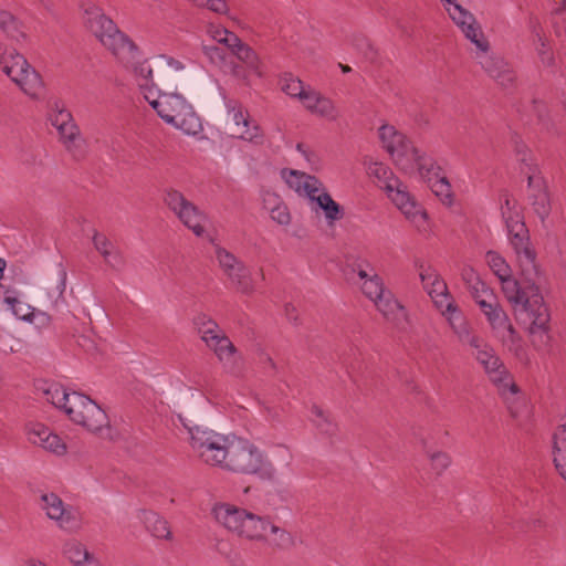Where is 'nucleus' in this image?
I'll use <instances>...</instances> for the list:
<instances>
[{
    "label": "nucleus",
    "mask_w": 566,
    "mask_h": 566,
    "mask_svg": "<svg viewBox=\"0 0 566 566\" xmlns=\"http://www.w3.org/2000/svg\"><path fill=\"white\" fill-rule=\"evenodd\" d=\"M44 395L46 400L50 401L57 408H63L66 410V403L70 402L72 394L66 392V390L57 385H51L48 389L44 390Z\"/></svg>",
    "instance_id": "41"
},
{
    "label": "nucleus",
    "mask_w": 566,
    "mask_h": 566,
    "mask_svg": "<svg viewBox=\"0 0 566 566\" xmlns=\"http://www.w3.org/2000/svg\"><path fill=\"white\" fill-rule=\"evenodd\" d=\"M554 463L566 480V426L559 427L554 433Z\"/></svg>",
    "instance_id": "30"
},
{
    "label": "nucleus",
    "mask_w": 566,
    "mask_h": 566,
    "mask_svg": "<svg viewBox=\"0 0 566 566\" xmlns=\"http://www.w3.org/2000/svg\"><path fill=\"white\" fill-rule=\"evenodd\" d=\"M213 512L216 520L220 524L241 537L256 541L264 539V533L270 526L271 533L275 536L273 538L274 547L285 549L293 545V538L289 532L244 509L221 504Z\"/></svg>",
    "instance_id": "2"
},
{
    "label": "nucleus",
    "mask_w": 566,
    "mask_h": 566,
    "mask_svg": "<svg viewBox=\"0 0 566 566\" xmlns=\"http://www.w3.org/2000/svg\"><path fill=\"white\" fill-rule=\"evenodd\" d=\"M232 116L234 123L231 129L232 136L249 140L254 144H261L263 142V136L260 133L259 126L254 125L253 127H250L251 123L249 119V114L244 113L241 107H233Z\"/></svg>",
    "instance_id": "21"
},
{
    "label": "nucleus",
    "mask_w": 566,
    "mask_h": 566,
    "mask_svg": "<svg viewBox=\"0 0 566 566\" xmlns=\"http://www.w3.org/2000/svg\"><path fill=\"white\" fill-rule=\"evenodd\" d=\"M65 413L73 422L92 433L103 439L114 438L106 412L90 397L73 391L70 402L66 403Z\"/></svg>",
    "instance_id": "5"
},
{
    "label": "nucleus",
    "mask_w": 566,
    "mask_h": 566,
    "mask_svg": "<svg viewBox=\"0 0 566 566\" xmlns=\"http://www.w3.org/2000/svg\"><path fill=\"white\" fill-rule=\"evenodd\" d=\"M400 210L407 217V219L416 223L417 227H421L427 219L426 211L421 210V208L418 207L415 202L412 208L406 207L401 208Z\"/></svg>",
    "instance_id": "54"
},
{
    "label": "nucleus",
    "mask_w": 566,
    "mask_h": 566,
    "mask_svg": "<svg viewBox=\"0 0 566 566\" xmlns=\"http://www.w3.org/2000/svg\"><path fill=\"white\" fill-rule=\"evenodd\" d=\"M478 363L484 368L492 382L497 385L503 394L509 390L511 394L517 392V386L512 382L505 366L495 355L494 349L484 338L471 347Z\"/></svg>",
    "instance_id": "10"
},
{
    "label": "nucleus",
    "mask_w": 566,
    "mask_h": 566,
    "mask_svg": "<svg viewBox=\"0 0 566 566\" xmlns=\"http://www.w3.org/2000/svg\"><path fill=\"white\" fill-rule=\"evenodd\" d=\"M154 69L156 70L155 86H161L167 91L177 90L178 85L186 81L182 63L174 57L155 56Z\"/></svg>",
    "instance_id": "15"
},
{
    "label": "nucleus",
    "mask_w": 566,
    "mask_h": 566,
    "mask_svg": "<svg viewBox=\"0 0 566 566\" xmlns=\"http://www.w3.org/2000/svg\"><path fill=\"white\" fill-rule=\"evenodd\" d=\"M450 4L452 6V8L447 9L449 15L460 29L467 25L468 23L474 22V15L470 11L465 10L459 3L454 2V0H452V3Z\"/></svg>",
    "instance_id": "42"
},
{
    "label": "nucleus",
    "mask_w": 566,
    "mask_h": 566,
    "mask_svg": "<svg viewBox=\"0 0 566 566\" xmlns=\"http://www.w3.org/2000/svg\"><path fill=\"white\" fill-rule=\"evenodd\" d=\"M43 432L46 434V441L42 447L44 450L57 455H62L66 452V446L57 434H54L51 430H44Z\"/></svg>",
    "instance_id": "47"
},
{
    "label": "nucleus",
    "mask_w": 566,
    "mask_h": 566,
    "mask_svg": "<svg viewBox=\"0 0 566 566\" xmlns=\"http://www.w3.org/2000/svg\"><path fill=\"white\" fill-rule=\"evenodd\" d=\"M164 202L197 237L205 234L202 224L206 221L205 213L179 190L172 188L165 190Z\"/></svg>",
    "instance_id": "11"
},
{
    "label": "nucleus",
    "mask_w": 566,
    "mask_h": 566,
    "mask_svg": "<svg viewBox=\"0 0 566 566\" xmlns=\"http://www.w3.org/2000/svg\"><path fill=\"white\" fill-rule=\"evenodd\" d=\"M4 302L11 306L14 315H17L18 317H20L22 319L32 321L31 316L32 317L35 316L34 313L29 312V310H30L29 306L27 307V312H23V308L20 307V305H22V303L14 296L6 295Z\"/></svg>",
    "instance_id": "56"
},
{
    "label": "nucleus",
    "mask_w": 566,
    "mask_h": 566,
    "mask_svg": "<svg viewBox=\"0 0 566 566\" xmlns=\"http://www.w3.org/2000/svg\"><path fill=\"white\" fill-rule=\"evenodd\" d=\"M502 218L505 221L509 240L516 255L517 263H524L526 271H532L531 258H535V250L530 242V233L520 213L515 211V201L507 193L503 195L501 205Z\"/></svg>",
    "instance_id": "6"
},
{
    "label": "nucleus",
    "mask_w": 566,
    "mask_h": 566,
    "mask_svg": "<svg viewBox=\"0 0 566 566\" xmlns=\"http://www.w3.org/2000/svg\"><path fill=\"white\" fill-rule=\"evenodd\" d=\"M146 101L168 124H172L184 112L190 109L191 106L182 95L169 91L160 93L158 99L150 101L149 96L146 95Z\"/></svg>",
    "instance_id": "18"
},
{
    "label": "nucleus",
    "mask_w": 566,
    "mask_h": 566,
    "mask_svg": "<svg viewBox=\"0 0 566 566\" xmlns=\"http://www.w3.org/2000/svg\"><path fill=\"white\" fill-rule=\"evenodd\" d=\"M0 69L31 97H36L43 87L41 75L12 48L0 45Z\"/></svg>",
    "instance_id": "7"
},
{
    "label": "nucleus",
    "mask_w": 566,
    "mask_h": 566,
    "mask_svg": "<svg viewBox=\"0 0 566 566\" xmlns=\"http://www.w3.org/2000/svg\"><path fill=\"white\" fill-rule=\"evenodd\" d=\"M217 259L224 273L231 270L232 266L240 263V261L232 253L221 248L217 250Z\"/></svg>",
    "instance_id": "57"
},
{
    "label": "nucleus",
    "mask_w": 566,
    "mask_h": 566,
    "mask_svg": "<svg viewBox=\"0 0 566 566\" xmlns=\"http://www.w3.org/2000/svg\"><path fill=\"white\" fill-rule=\"evenodd\" d=\"M517 265L523 284L517 289L515 298L506 300L512 306L516 322L528 332L533 345L544 348L551 342V312L538 286L541 271L536 256L531 258L530 273L524 263Z\"/></svg>",
    "instance_id": "1"
},
{
    "label": "nucleus",
    "mask_w": 566,
    "mask_h": 566,
    "mask_svg": "<svg viewBox=\"0 0 566 566\" xmlns=\"http://www.w3.org/2000/svg\"><path fill=\"white\" fill-rule=\"evenodd\" d=\"M84 23L99 42L119 61L129 62L137 52V45L122 32L101 8L91 6L84 11Z\"/></svg>",
    "instance_id": "4"
},
{
    "label": "nucleus",
    "mask_w": 566,
    "mask_h": 566,
    "mask_svg": "<svg viewBox=\"0 0 566 566\" xmlns=\"http://www.w3.org/2000/svg\"><path fill=\"white\" fill-rule=\"evenodd\" d=\"M44 430H50L46 426L42 423H31L27 427L28 439L31 443L43 447L45 443V433Z\"/></svg>",
    "instance_id": "50"
},
{
    "label": "nucleus",
    "mask_w": 566,
    "mask_h": 566,
    "mask_svg": "<svg viewBox=\"0 0 566 566\" xmlns=\"http://www.w3.org/2000/svg\"><path fill=\"white\" fill-rule=\"evenodd\" d=\"M138 518L154 537L171 539V532L168 522L156 512L143 510L139 512Z\"/></svg>",
    "instance_id": "25"
},
{
    "label": "nucleus",
    "mask_w": 566,
    "mask_h": 566,
    "mask_svg": "<svg viewBox=\"0 0 566 566\" xmlns=\"http://www.w3.org/2000/svg\"><path fill=\"white\" fill-rule=\"evenodd\" d=\"M242 44L243 42L239 39L237 34L228 31L222 46H224L228 50L229 54L232 55Z\"/></svg>",
    "instance_id": "63"
},
{
    "label": "nucleus",
    "mask_w": 566,
    "mask_h": 566,
    "mask_svg": "<svg viewBox=\"0 0 566 566\" xmlns=\"http://www.w3.org/2000/svg\"><path fill=\"white\" fill-rule=\"evenodd\" d=\"M64 554L75 566H98L94 556L77 541L65 543Z\"/></svg>",
    "instance_id": "26"
},
{
    "label": "nucleus",
    "mask_w": 566,
    "mask_h": 566,
    "mask_svg": "<svg viewBox=\"0 0 566 566\" xmlns=\"http://www.w3.org/2000/svg\"><path fill=\"white\" fill-rule=\"evenodd\" d=\"M174 126L177 128H180L188 135H196L201 130V122L199 116L195 113L192 106H190V109H187L186 112L180 115L175 122H172Z\"/></svg>",
    "instance_id": "35"
},
{
    "label": "nucleus",
    "mask_w": 566,
    "mask_h": 566,
    "mask_svg": "<svg viewBox=\"0 0 566 566\" xmlns=\"http://www.w3.org/2000/svg\"><path fill=\"white\" fill-rule=\"evenodd\" d=\"M315 202L324 211L328 223H333L334 221L343 218L344 213L342 207L335 200H333L329 193L322 192L317 195Z\"/></svg>",
    "instance_id": "33"
},
{
    "label": "nucleus",
    "mask_w": 566,
    "mask_h": 566,
    "mask_svg": "<svg viewBox=\"0 0 566 566\" xmlns=\"http://www.w3.org/2000/svg\"><path fill=\"white\" fill-rule=\"evenodd\" d=\"M0 28L10 38L19 40L24 36L15 18L7 11H0Z\"/></svg>",
    "instance_id": "40"
},
{
    "label": "nucleus",
    "mask_w": 566,
    "mask_h": 566,
    "mask_svg": "<svg viewBox=\"0 0 566 566\" xmlns=\"http://www.w3.org/2000/svg\"><path fill=\"white\" fill-rule=\"evenodd\" d=\"M461 277L467 287L472 284L479 285V281H481L474 269L469 265L462 268Z\"/></svg>",
    "instance_id": "64"
},
{
    "label": "nucleus",
    "mask_w": 566,
    "mask_h": 566,
    "mask_svg": "<svg viewBox=\"0 0 566 566\" xmlns=\"http://www.w3.org/2000/svg\"><path fill=\"white\" fill-rule=\"evenodd\" d=\"M349 268L352 272L356 273L360 280L366 279L376 273V269L373 265V263L368 259L361 256L355 259L349 264Z\"/></svg>",
    "instance_id": "45"
},
{
    "label": "nucleus",
    "mask_w": 566,
    "mask_h": 566,
    "mask_svg": "<svg viewBox=\"0 0 566 566\" xmlns=\"http://www.w3.org/2000/svg\"><path fill=\"white\" fill-rule=\"evenodd\" d=\"M314 114L325 117L329 120H335L338 117V112L333 101L328 97L321 96Z\"/></svg>",
    "instance_id": "49"
},
{
    "label": "nucleus",
    "mask_w": 566,
    "mask_h": 566,
    "mask_svg": "<svg viewBox=\"0 0 566 566\" xmlns=\"http://www.w3.org/2000/svg\"><path fill=\"white\" fill-rule=\"evenodd\" d=\"M480 64L503 88H509L514 84L515 73L503 59L483 55L480 56Z\"/></svg>",
    "instance_id": "20"
},
{
    "label": "nucleus",
    "mask_w": 566,
    "mask_h": 566,
    "mask_svg": "<svg viewBox=\"0 0 566 566\" xmlns=\"http://www.w3.org/2000/svg\"><path fill=\"white\" fill-rule=\"evenodd\" d=\"M353 44L367 60L373 61L376 57V50L366 36L355 35Z\"/></svg>",
    "instance_id": "51"
},
{
    "label": "nucleus",
    "mask_w": 566,
    "mask_h": 566,
    "mask_svg": "<svg viewBox=\"0 0 566 566\" xmlns=\"http://www.w3.org/2000/svg\"><path fill=\"white\" fill-rule=\"evenodd\" d=\"M467 289L479 306L481 301L491 302L495 297L493 291L482 280L479 281V285L472 284Z\"/></svg>",
    "instance_id": "44"
},
{
    "label": "nucleus",
    "mask_w": 566,
    "mask_h": 566,
    "mask_svg": "<svg viewBox=\"0 0 566 566\" xmlns=\"http://www.w3.org/2000/svg\"><path fill=\"white\" fill-rule=\"evenodd\" d=\"M426 290L431 297L437 295V296H444L446 298H448V296H449L447 284L440 276L434 277V281H432L431 285H429V287Z\"/></svg>",
    "instance_id": "59"
},
{
    "label": "nucleus",
    "mask_w": 566,
    "mask_h": 566,
    "mask_svg": "<svg viewBox=\"0 0 566 566\" xmlns=\"http://www.w3.org/2000/svg\"><path fill=\"white\" fill-rule=\"evenodd\" d=\"M282 91L292 97L301 98L305 90L301 80L295 78L292 74H286L282 80Z\"/></svg>",
    "instance_id": "46"
},
{
    "label": "nucleus",
    "mask_w": 566,
    "mask_h": 566,
    "mask_svg": "<svg viewBox=\"0 0 566 566\" xmlns=\"http://www.w3.org/2000/svg\"><path fill=\"white\" fill-rule=\"evenodd\" d=\"M202 52L217 67L235 75L240 74L239 65L234 64L231 54H229L224 46L218 45L212 41L211 43L202 44Z\"/></svg>",
    "instance_id": "23"
},
{
    "label": "nucleus",
    "mask_w": 566,
    "mask_h": 566,
    "mask_svg": "<svg viewBox=\"0 0 566 566\" xmlns=\"http://www.w3.org/2000/svg\"><path fill=\"white\" fill-rule=\"evenodd\" d=\"M374 303L387 321L398 322L405 316L403 307L389 291Z\"/></svg>",
    "instance_id": "29"
},
{
    "label": "nucleus",
    "mask_w": 566,
    "mask_h": 566,
    "mask_svg": "<svg viewBox=\"0 0 566 566\" xmlns=\"http://www.w3.org/2000/svg\"><path fill=\"white\" fill-rule=\"evenodd\" d=\"M442 314L447 317L452 332L462 345H467L471 348L483 338L476 333L469 319L453 302L448 301Z\"/></svg>",
    "instance_id": "17"
},
{
    "label": "nucleus",
    "mask_w": 566,
    "mask_h": 566,
    "mask_svg": "<svg viewBox=\"0 0 566 566\" xmlns=\"http://www.w3.org/2000/svg\"><path fill=\"white\" fill-rule=\"evenodd\" d=\"M419 276L424 289H428L429 285H431V282L434 281V277L440 276L431 266H424L423 264H421L419 265Z\"/></svg>",
    "instance_id": "62"
},
{
    "label": "nucleus",
    "mask_w": 566,
    "mask_h": 566,
    "mask_svg": "<svg viewBox=\"0 0 566 566\" xmlns=\"http://www.w3.org/2000/svg\"><path fill=\"white\" fill-rule=\"evenodd\" d=\"M303 178V191L310 197L312 201H316V192L319 191L322 182L314 176H301Z\"/></svg>",
    "instance_id": "53"
},
{
    "label": "nucleus",
    "mask_w": 566,
    "mask_h": 566,
    "mask_svg": "<svg viewBox=\"0 0 566 566\" xmlns=\"http://www.w3.org/2000/svg\"><path fill=\"white\" fill-rule=\"evenodd\" d=\"M271 218L279 224H289L291 217L286 206L277 205L271 210Z\"/></svg>",
    "instance_id": "60"
},
{
    "label": "nucleus",
    "mask_w": 566,
    "mask_h": 566,
    "mask_svg": "<svg viewBox=\"0 0 566 566\" xmlns=\"http://www.w3.org/2000/svg\"><path fill=\"white\" fill-rule=\"evenodd\" d=\"M223 469L256 475L263 481L276 479V469L268 457L254 443L242 438L231 439Z\"/></svg>",
    "instance_id": "3"
},
{
    "label": "nucleus",
    "mask_w": 566,
    "mask_h": 566,
    "mask_svg": "<svg viewBox=\"0 0 566 566\" xmlns=\"http://www.w3.org/2000/svg\"><path fill=\"white\" fill-rule=\"evenodd\" d=\"M367 174L370 176H375L378 179H387L391 171L387 166L381 163L373 161L370 158L365 159L364 161Z\"/></svg>",
    "instance_id": "52"
},
{
    "label": "nucleus",
    "mask_w": 566,
    "mask_h": 566,
    "mask_svg": "<svg viewBox=\"0 0 566 566\" xmlns=\"http://www.w3.org/2000/svg\"><path fill=\"white\" fill-rule=\"evenodd\" d=\"M190 446L206 464L223 468L231 439L213 430L195 426L189 428Z\"/></svg>",
    "instance_id": "8"
},
{
    "label": "nucleus",
    "mask_w": 566,
    "mask_h": 566,
    "mask_svg": "<svg viewBox=\"0 0 566 566\" xmlns=\"http://www.w3.org/2000/svg\"><path fill=\"white\" fill-rule=\"evenodd\" d=\"M485 260L493 273L500 279L505 298H515L517 289L522 286L523 281L520 282L512 276L511 266L497 252L488 251Z\"/></svg>",
    "instance_id": "19"
},
{
    "label": "nucleus",
    "mask_w": 566,
    "mask_h": 566,
    "mask_svg": "<svg viewBox=\"0 0 566 566\" xmlns=\"http://www.w3.org/2000/svg\"><path fill=\"white\" fill-rule=\"evenodd\" d=\"M66 279L67 273L62 264H59L56 279L54 282L50 283L48 287V296L51 300V304L53 307H59L61 303H64V292L66 289Z\"/></svg>",
    "instance_id": "32"
},
{
    "label": "nucleus",
    "mask_w": 566,
    "mask_h": 566,
    "mask_svg": "<svg viewBox=\"0 0 566 566\" xmlns=\"http://www.w3.org/2000/svg\"><path fill=\"white\" fill-rule=\"evenodd\" d=\"M432 469L438 473H442L450 465V457L444 452H434L430 454Z\"/></svg>",
    "instance_id": "58"
},
{
    "label": "nucleus",
    "mask_w": 566,
    "mask_h": 566,
    "mask_svg": "<svg viewBox=\"0 0 566 566\" xmlns=\"http://www.w3.org/2000/svg\"><path fill=\"white\" fill-rule=\"evenodd\" d=\"M361 280V291L373 302L377 301L388 292L385 290L382 279L377 274V272Z\"/></svg>",
    "instance_id": "36"
},
{
    "label": "nucleus",
    "mask_w": 566,
    "mask_h": 566,
    "mask_svg": "<svg viewBox=\"0 0 566 566\" xmlns=\"http://www.w3.org/2000/svg\"><path fill=\"white\" fill-rule=\"evenodd\" d=\"M239 61L243 62L249 69L254 72L259 71V57L256 53L245 43H243L233 54Z\"/></svg>",
    "instance_id": "43"
},
{
    "label": "nucleus",
    "mask_w": 566,
    "mask_h": 566,
    "mask_svg": "<svg viewBox=\"0 0 566 566\" xmlns=\"http://www.w3.org/2000/svg\"><path fill=\"white\" fill-rule=\"evenodd\" d=\"M93 244L109 268L119 270L124 265V256L122 252L105 234L95 231L93 235Z\"/></svg>",
    "instance_id": "22"
},
{
    "label": "nucleus",
    "mask_w": 566,
    "mask_h": 566,
    "mask_svg": "<svg viewBox=\"0 0 566 566\" xmlns=\"http://www.w3.org/2000/svg\"><path fill=\"white\" fill-rule=\"evenodd\" d=\"M137 57L138 51L129 62H120L124 63L127 69H132L140 88H147L148 85L155 86L156 70L154 69V57L143 62H136Z\"/></svg>",
    "instance_id": "24"
},
{
    "label": "nucleus",
    "mask_w": 566,
    "mask_h": 566,
    "mask_svg": "<svg viewBox=\"0 0 566 566\" xmlns=\"http://www.w3.org/2000/svg\"><path fill=\"white\" fill-rule=\"evenodd\" d=\"M226 274L237 291L244 294H251L254 291L250 270L242 262L232 266Z\"/></svg>",
    "instance_id": "28"
},
{
    "label": "nucleus",
    "mask_w": 566,
    "mask_h": 566,
    "mask_svg": "<svg viewBox=\"0 0 566 566\" xmlns=\"http://www.w3.org/2000/svg\"><path fill=\"white\" fill-rule=\"evenodd\" d=\"M206 346L213 352L224 373L238 376L242 371V355L226 333L210 339Z\"/></svg>",
    "instance_id": "14"
},
{
    "label": "nucleus",
    "mask_w": 566,
    "mask_h": 566,
    "mask_svg": "<svg viewBox=\"0 0 566 566\" xmlns=\"http://www.w3.org/2000/svg\"><path fill=\"white\" fill-rule=\"evenodd\" d=\"M321 96L322 95L315 91H305L300 99L303 102L306 109L311 111L312 113H315V109L317 107L316 105Z\"/></svg>",
    "instance_id": "61"
},
{
    "label": "nucleus",
    "mask_w": 566,
    "mask_h": 566,
    "mask_svg": "<svg viewBox=\"0 0 566 566\" xmlns=\"http://www.w3.org/2000/svg\"><path fill=\"white\" fill-rule=\"evenodd\" d=\"M380 140L388 153L402 143L406 136L395 129L394 126L382 125L379 128Z\"/></svg>",
    "instance_id": "39"
},
{
    "label": "nucleus",
    "mask_w": 566,
    "mask_h": 566,
    "mask_svg": "<svg viewBox=\"0 0 566 566\" xmlns=\"http://www.w3.org/2000/svg\"><path fill=\"white\" fill-rule=\"evenodd\" d=\"M40 500V506L45 511L46 516L56 521L61 528L73 532L80 527L75 513L71 509H66L55 493H43Z\"/></svg>",
    "instance_id": "16"
},
{
    "label": "nucleus",
    "mask_w": 566,
    "mask_h": 566,
    "mask_svg": "<svg viewBox=\"0 0 566 566\" xmlns=\"http://www.w3.org/2000/svg\"><path fill=\"white\" fill-rule=\"evenodd\" d=\"M50 122L56 128L59 139L66 151L76 160L83 158L85 155V140L71 112L55 102L50 114Z\"/></svg>",
    "instance_id": "9"
},
{
    "label": "nucleus",
    "mask_w": 566,
    "mask_h": 566,
    "mask_svg": "<svg viewBox=\"0 0 566 566\" xmlns=\"http://www.w3.org/2000/svg\"><path fill=\"white\" fill-rule=\"evenodd\" d=\"M193 324L205 344L224 333L218 323L206 314H198L193 318Z\"/></svg>",
    "instance_id": "31"
},
{
    "label": "nucleus",
    "mask_w": 566,
    "mask_h": 566,
    "mask_svg": "<svg viewBox=\"0 0 566 566\" xmlns=\"http://www.w3.org/2000/svg\"><path fill=\"white\" fill-rule=\"evenodd\" d=\"M532 207L535 213L544 221L551 212V203L547 191L544 188H538L532 195Z\"/></svg>",
    "instance_id": "38"
},
{
    "label": "nucleus",
    "mask_w": 566,
    "mask_h": 566,
    "mask_svg": "<svg viewBox=\"0 0 566 566\" xmlns=\"http://www.w3.org/2000/svg\"><path fill=\"white\" fill-rule=\"evenodd\" d=\"M539 45L536 48L537 54L539 56L541 62L548 67L555 65L554 53L547 43L539 36Z\"/></svg>",
    "instance_id": "55"
},
{
    "label": "nucleus",
    "mask_w": 566,
    "mask_h": 566,
    "mask_svg": "<svg viewBox=\"0 0 566 566\" xmlns=\"http://www.w3.org/2000/svg\"><path fill=\"white\" fill-rule=\"evenodd\" d=\"M439 170L440 168L434 166L433 170L423 178L428 179L429 187L441 202L450 206L452 202L451 186L444 176L439 175Z\"/></svg>",
    "instance_id": "27"
},
{
    "label": "nucleus",
    "mask_w": 566,
    "mask_h": 566,
    "mask_svg": "<svg viewBox=\"0 0 566 566\" xmlns=\"http://www.w3.org/2000/svg\"><path fill=\"white\" fill-rule=\"evenodd\" d=\"M386 188L389 191L392 201L399 209L406 207H413V201L411 200L410 195L403 189H400L399 186H397V188H394L392 185L388 184Z\"/></svg>",
    "instance_id": "48"
},
{
    "label": "nucleus",
    "mask_w": 566,
    "mask_h": 566,
    "mask_svg": "<svg viewBox=\"0 0 566 566\" xmlns=\"http://www.w3.org/2000/svg\"><path fill=\"white\" fill-rule=\"evenodd\" d=\"M312 415L314 416L312 422L322 434L327 437H333L336 434L337 424L318 406L312 407Z\"/></svg>",
    "instance_id": "34"
},
{
    "label": "nucleus",
    "mask_w": 566,
    "mask_h": 566,
    "mask_svg": "<svg viewBox=\"0 0 566 566\" xmlns=\"http://www.w3.org/2000/svg\"><path fill=\"white\" fill-rule=\"evenodd\" d=\"M480 310L486 317V321L495 336L499 337L510 349L516 348L518 346L520 336L510 322L506 312L497 302L496 296L491 302H486L485 300L481 301Z\"/></svg>",
    "instance_id": "12"
},
{
    "label": "nucleus",
    "mask_w": 566,
    "mask_h": 566,
    "mask_svg": "<svg viewBox=\"0 0 566 566\" xmlns=\"http://www.w3.org/2000/svg\"><path fill=\"white\" fill-rule=\"evenodd\" d=\"M461 31L464 33L465 38L470 40L473 44H475L476 49L480 50L484 55L489 50V42L482 33L480 24L476 22L474 18L473 23H468Z\"/></svg>",
    "instance_id": "37"
},
{
    "label": "nucleus",
    "mask_w": 566,
    "mask_h": 566,
    "mask_svg": "<svg viewBox=\"0 0 566 566\" xmlns=\"http://www.w3.org/2000/svg\"><path fill=\"white\" fill-rule=\"evenodd\" d=\"M389 154L397 167L406 174H415L418 171L421 177H424L434 168L432 159L421 154L407 137Z\"/></svg>",
    "instance_id": "13"
}]
</instances>
